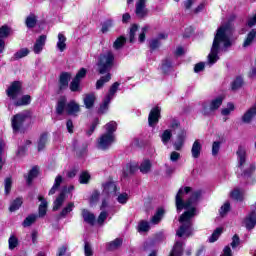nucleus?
<instances>
[{"label": "nucleus", "instance_id": "f257e3e1", "mask_svg": "<svg viewBox=\"0 0 256 256\" xmlns=\"http://www.w3.org/2000/svg\"><path fill=\"white\" fill-rule=\"evenodd\" d=\"M191 193V187L180 188L176 195V209L181 213L183 209L186 211L180 216L179 223L181 224L176 232L177 237H190L193 234V217L197 215V201L201 197V191L192 192L190 198L185 202L183 197Z\"/></svg>", "mask_w": 256, "mask_h": 256}, {"label": "nucleus", "instance_id": "f03ea898", "mask_svg": "<svg viewBox=\"0 0 256 256\" xmlns=\"http://www.w3.org/2000/svg\"><path fill=\"white\" fill-rule=\"evenodd\" d=\"M233 23L222 24L216 31L210 53L208 54V65H215L219 61V53L227 51L233 45L231 36L233 35Z\"/></svg>", "mask_w": 256, "mask_h": 256}, {"label": "nucleus", "instance_id": "7ed1b4c3", "mask_svg": "<svg viewBox=\"0 0 256 256\" xmlns=\"http://www.w3.org/2000/svg\"><path fill=\"white\" fill-rule=\"evenodd\" d=\"M105 133L98 139V149H109L115 143V132L117 131V122L111 121L104 126Z\"/></svg>", "mask_w": 256, "mask_h": 256}, {"label": "nucleus", "instance_id": "20e7f679", "mask_svg": "<svg viewBox=\"0 0 256 256\" xmlns=\"http://www.w3.org/2000/svg\"><path fill=\"white\" fill-rule=\"evenodd\" d=\"M237 155V175L238 177H249L253 171H255V164H251L248 168L245 169V165L247 163V148L244 146H239L236 152Z\"/></svg>", "mask_w": 256, "mask_h": 256}, {"label": "nucleus", "instance_id": "39448f33", "mask_svg": "<svg viewBox=\"0 0 256 256\" xmlns=\"http://www.w3.org/2000/svg\"><path fill=\"white\" fill-rule=\"evenodd\" d=\"M115 63V54L111 51H106L100 54L98 59V71L101 75L108 73L113 69Z\"/></svg>", "mask_w": 256, "mask_h": 256}, {"label": "nucleus", "instance_id": "423d86ee", "mask_svg": "<svg viewBox=\"0 0 256 256\" xmlns=\"http://www.w3.org/2000/svg\"><path fill=\"white\" fill-rule=\"evenodd\" d=\"M63 111H66L68 115H77L80 111L79 104L73 100L67 103V98L61 97L57 103L56 113L63 115Z\"/></svg>", "mask_w": 256, "mask_h": 256}, {"label": "nucleus", "instance_id": "0eeeda50", "mask_svg": "<svg viewBox=\"0 0 256 256\" xmlns=\"http://www.w3.org/2000/svg\"><path fill=\"white\" fill-rule=\"evenodd\" d=\"M6 95L11 101H17L23 95V88L20 81H14L6 90Z\"/></svg>", "mask_w": 256, "mask_h": 256}, {"label": "nucleus", "instance_id": "6e6552de", "mask_svg": "<svg viewBox=\"0 0 256 256\" xmlns=\"http://www.w3.org/2000/svg\"><path fill=\"white\" fill-rule=\"evenodd\" d=\"M31 117V113L29 111H24L19 114H16L12 118V129L13 131H19L21 127H23V123L27 121Z\"/></svg>", "mask_w": 256, "mask_h": 256}, {"label": "nucleus", "instance_id": "1a4fd4ad", "mask_svg": "<svg viewBox=\"0 0 256 256\" xmlns=\"http://www.w3.org/2000/svg\"><path fill=\"white\" fill-rule=\"evenodd\" d=\"M223 105V97L219 96L213 99L210 104H202V113L203 115H209L212 111H217Z\"/></svg>", "mask_w": 256, "mask_h": 256}, {"label": "nucleus", "instance_id": "9d476101", "mask_svg": "<svg viewBox=\"0 0 256 256\" xmlns=\"http://www.w3.org/2000/svg\"><path fill=\"white\" fill-rule=\"evenodd\" d=\"M147 0H138L136 2L135 14L138 19H145V17L149 16V9L145 5Z\"/></svg>", "mask_w": 256, "mask_h": 256}, {"label": "nucleus", "instance_id": "9b49d317", "mask_svg": "<svg viewBox=\"0 0 256 256\" xmlns=\"http://www.w3.org/2000/svg\"><path fill=\"white\" fill-rule=\"evenodd\" d=\"M159 119H161V108L156 106L151 109L149 116H148V125L150 127H155L157 123H159Z\"/></svg>", "mask_w": 256, "mask_h": 256}, {"label": "nucleus", "instance_id": "f8f14e48", "mask_svg": "<svg viewBox=\"0 0 256 256\" xmlns=\"http://www.w3.org/2000/svg\"><path fill=\"white\" fill-rule=\"evenodd\" d=\"M102 187V195H106V197H111V195H116L117 193V185H115V182L108 181L102 184Z\"/></svg>", "mask_w": 256, "mask_h": 256}, {"label": "nucleus", "instance_id": "ddd939ff", "mask_svg": "<svg viewBox=\"0 0 256 256\" xmlns=\"http://www.w3.org/2000/svg\"><path fill=\"white\" fill-rule=\"evenodd\" d=\"M47 41V36L46 35H41L39 38L36 40L33 51L36 55H39L43 51V48L45 47V43Z\"/></svg>", "mask_w": 256, "mask_h": 256}, {"label": "nucleus", "instance_id": "4468645a", "mask_svg": "<svg viewBox=\"0 0 256 256\" xmlns=\"http://www.w3.org/2000/svg\"><path fill=\"white\" fill-rule=\"evenodd\" d=\"M69 81H71V74L63 72L59 78V89L65 91L69 87Z\"/></svg>", "mask_w": 256, "mask_h": 256}, {"label": "nucleus", "instance_id": "2eb2a0df", "mask_svg": "<svg viewBox=\"0 0 256 256\" xmlns=\"http://www.w3.org/2000/svg\"><path fill=\"white\" fill-rule=\"evenodd\" d=\"M152 167H153V163H151V160L145 159L140 163V165L138 166V169L140 173H142L143 175H147V173H151Z\"/></svg>", "mask_w": 256, "mask_h": 256}, {"label": "nucleus", "instance_id": "dca6fc26", "mask_svg": "<svg viewBox=\"0 0 256 256\" xmlns=\"http://www.w3.org/2000/svg\"><path fill=\"white\" fill-rule=\"evenodd\" d=\"M56 47L60 53H63V51L67 49V37H65L63 33L58 34V41Z\"/></svg>", "mask_w": 256, "mask_h": 256}, {"label": "nucleus", "instance_id": "f3484780", "mask_svg": "<svg viewBox=\"0 0 256 256\" xmlns=\"http://www.w3.org/2000/svg\"><path fill=\"white\" fill-rule=\"evenodd\" d=\"M187 138V133L181 132V134H178L176 142L174 143V149L176 151H181L183 149V145L185 143V139Z\"/></svg>", "mask_w": 256, "mask_h": 256}, {"label": "nucleus", "instance_id": "a211bd4d", "mask_svg": "<svg viewBox=\"0 0 256 256\" xmlns=\"http://www.w3.org/2000/svg\"><path fill=\"white\" fill-rule=\"evenodd\" d=\"M82 217L88 225H95V214L91 213L89 210L82 209Z\"/></svg>", "mask_w": 256, "mask_h": 256}, {"label": "nucleus", "instance_id": "6ab92c4d", "mask_svg": "<svg viewBox=\"0 0 256 256\" xmlns=\"http://www.w3.org/2000/svg\"><path fill=\"white\" fill-rule=\"evenodd\" d=\"M183 245H185V243H183L181 241H176L169 256H182L183 255Z\"/></svg>", "mask_w": 256, "mask_h": 256}, {"label": "nucleus", "instance_id": "aec40b11", "mask_svg": "<svg viewBox=\"0 0 256 256\" xmlns=\"http://www.w3.org/2000/svg\"><path fill=\"white\" fill-rule=\"evenodd\" d=\"M123 245V239L116 238L115 240L108 242L106 248L108 251H117Z\"/></svg>", "mask_w": 256, "mask_h": 256}, {"label": "nucleus", "instance_id": "412c9836", "mask_svg": "<svg viewBox=\"0 0 256 256\" xmlns=\"http://www.w3.org/2000/svg\"><path fill=\"white\" fill-rule=\"evenodd\" d=\"M38 200L41 202L38 208L39 217H45V215H47V207H48L47 200H45L43 196H39Z\"/></svg>", "mask_w": 256, "mask_h": 256}, {"label": "nucleus", "instance_id": "4be33fe9", "mask_svg": "<svg viewBox=\"0 0 256 256\" xmlns=\"http://www.w3.org/2000/svg\"><path fill=\"white\" fill-rule=\"evenodd\" d=\"M201 149H203V146L201 145V142H199V140H196L193 143L192 149H191L192 157L194 159H199V157L201 155Z\"/></svg>", "mask_w": 256, "mask_h": 256}, {"label": "nucleus", "instance_id": "5701e85b", "mask_svg": "<svg viewBox=\"0 0 256 256\" xmlns=\"http://www.w3.org/2000/svg\"><path fill=\"white\" fill-rule=\"evenodd\" d=\"M163 215H165V209L158 208L155 215L150 220V223H152V225H158V223H161V219H163Z\"/></svg>", "mask_w": 256, "mask_h": 256}, {"label": "nucleus", "instance_id": "b1692460", "mask_svg": "<svg viewBox=\"0 0 256 256\" xmlns=\"http://www.w3.org/2000/svg\"><path fill=\"white\" fill-rule=\"evenodd\" d=\"M246 228L251 230L256 225V213L252 212L245 220Z\"/></svg>", "mask_w": 256, "mask_h": 256}, {"label": "nucleus", "instance_id": "393cba45", "mask_svg": "<svg viewBox=\"0 0 256 256\" xmlns=\"http://www.w3.org/2000/svg\"><path fill=\"white\" fill-rule=\"evenodd\" d=\"M253 117H256V108H250L242 117L244 123H251Z\"/></svg>", "mask_w": 256, "mask_h": 256}, {"label": "nucleus", "instance_id": "a878e982", "mask_svg": "<svg viewBox=\"0 0 256 256\" xmlns=\"http://www.w3.org/2000/svg\"><path fill=\"white\" fill-rule=\"evenodd\" d=\"M63 203H65V193H61L54 201L53 211H59Z\"/></svg>", "mask_w": 256, "mask_h": 256}, {"label": "nucleus", "instance_id": "bb28decb", "mask_svg": "<svg viewBox=\"0 0 256 256\" xmlns=\"http://www.w3.org/2000/svg\"><path fill=\"white\" fill-rule=\"evenodd\" d=\"M29 103H31V96L30 95H24L21 97V99L16 100L14 102V105H16V107H23L25 105H29Z\"/></svg>", "mask_w": 256, "mask_h": 256}, {"label": "nucleus", "instance_id": "cd10ccee", "mask_svg": "<svg viewBox=\"0 0 256 256\" xmlns=\"http://www.w3.org/2000/svg\"><path fill=\"white\" fill-rule=\"evenodd\" d=\"M95 103V94H87L84 98V105L86 109H91Z\"/></svg>", "mask_w": 256, "mask_h": 256}, {"label": "nucleus", "instance_id": "c85d7f7f", "mask_svg": "<svg viewBox=\"0 0 256 256\" xmlns=\"http://www.w3.org/2000/svg\"><path fill=\"white\" fill-rule=\"evenodd\" d=\"M47 141H48L47 133L41 134L38 140V151H43V149H45V147L47 146Z\"/></svg>", "mask_w": 256, "mask_h": 256}, {"label": "nucleus", "instance_id": "c756f323", "mask_svg": "<svg viewBox=\"0 0 256 256\" xmlns=\"http://www.w3.org/2000/svg\"><path fill=\"white\" fill-rule=\"evenodd\" d=\"M37 215L36 214H30L27 216L24 221L22 222L23 227H31L35 221H37Z\"/></svg>", "mask_w": 256, "mask_h": 256}, {"label": "nucleus", "instance_id": "7c9ffc66", "mask_svg": "<svg viewBox=\"0 0 256 256\" xmlns=\"http://www.w3.org/2000/svg\"><path fill=\"white\" fill-rule=\"evenodd\" d=\"M26 27H28V29H33V27H35V25H37V16H35V14H30L27 18H26Z\"/></svg>", "mask_w": 256, "mask_h": 256}, {"label": "nucleus", "instance_id": "2f4dec72", "mask_svg": "<svg viewBox=\"0 0 256 256\" xmlns=\"http://www.w3.org/2000/svg\"><path fill=\"white\" fill-rule=\"evenodd\" d=\"M73 209H75V203L73 202H69L61 211L60 213V217H67V215H69V213H71V211H73Z\"/></svg>", "mask_w": 256, "mask_h": 256}, {"label": "nucleus", "instance_id": "473e14b6", "mask_svg": "<svg viewBox=\"0 0 256 256\" xmlns=\"http://www.w3.org/2000/svg\"><path fill=\"white\" fill-rule=\"evenodd\" d=\"M255 38H256V29H252L248 33L247 38L244 41L243 47H249V45H251V43H253Z\"/></svg>", "mask_w": 256, "mask_h": 256}, {"label": "nucleus", "instance_id": "72a5a7b5", "mask_svg": "<svg viewBox=\"0 0 256 256\" xmlns=\"http://www.w3.org/2000/svg\"><path fill=\"white\" fill-rule=\"evenodd\" d=\"M172 137H173V133L171 132V130H165L161 134L160 139H161L163 145H167V143H169V141H171Z\"/></svg>", "mask_w": 256, "mask_h": 256}, {"label": "nucleus", "instance_id": "f704fd0d", "mask_svg": "<svg viewBox=\"0 0 256 256\" xmlns=\"http://www.w3.org/2000/svg\"><path fill=\"white\" fill-rule=\"evenodd\" d=\"M39 175V168L37 166L33 167L27 177L28 185H31L32 181Z\"/></svg>", "mask_w": 256, "mask_h": 256}, {"label": "nucleus", "instance_id": "c9c22d12", "mask_svg": "<svg viewBox=\"0 0 256 256\" xmlns=\"http://www.w3.org/2000/svg\"><path fill=\"white\" fill-rule=\"evenodd\" d=\"M101 196V193L99 192V190H94L89 198V203L91 206L93 205H97L98 201H99V197Z\"/></svg>", "mask_w": 256, "mask_h": 256}, {"label": "nucleus", "instance_id": "e433bc0d", "mask_svg": "<svg viewBox=\"0 0 256 256\" xmlns=\"http://www.w3.org/2000/svg\"><path fill=\"white\" fill-rule=\"evenodd\" d=\"M119 82H115L109 90V93L106 95L107 99H110V101H112V99L115 97V93H117L118 89H119Z\"/></svg>", "mask_w": 256, "mask_h": 256}, {"label": "nucleus", "instance_id": "4c0bfd02", "mask_svg": "<svg viewBox=\"0 0 256 256\" xmlns=\"http://www.w3.org/2000/svg\"><path fill=\"white\" fill-rule=\"evenodd\" d=\"M111 81V74H107L106 76L101 77L97 82H96V89H101L105 83H109Z\"/></svg>", "mask_w": 256, "mask_h": 256}, {"label": "nucleus", "instance_id": "58836bf2", "mask_svg": "<svg viewBox=\"0 0 256 256\" xmlns=\"http://www.w3.org/2000/svg\"><path fill=\"white\" fill-rule=\"evenodd\" d=\"M21 205H23V200L21 198H17L11 203L9 211L13 213L14 211H17L21 207Z\"/></svg>", "mask_w": 256, "mask_h": 256}, {"label": "nucleus", "instance_id": "ea45409f", "mask_svg": "<svg viewBox=\"0 0 256 256\" xmlns=\"http://www.w3.org/2000/svg\"><path fill=\"white\" fill-rule=\"evenodd\" d=\"M221 233H223V228H216L212 235L209 237V243H215V241L221 237Z\"/></svg>", "mask_w": 256, "mask_h": 256}, {"label": "nucleus", "instance_id": "a19ab883", "mask_svg": "<svg viewBox=\"0 0 256 256\" xmlns=\"http://www.w3.org/2000/svg\"><path fill=\"white\" fill-rule=\"evenodd\" d=\"M27 55H29V49L22 48L14 54V60L17 61L19 59H23V57H27Z\"/></svg>", "mask_w": 256, "mask_h": 256}, {"label": "nucleus", "instance_id": "79ce46f5", "mask_svg": "<svg viewBox=\"0 0 256 256\" xmlns=\"http://www.w3.org/2000/svg\"><path fill=\"white\" fill-rule=\"evenodd\" d=\"M151 227L149 226V222L142 220L138 224V231L139 233H147Z\"/></svg>", "mask_w": 256, "mask_h": 256}, {"label": "nucleus", "instance_id": "37998d69", "mask_svg": "<svg viewBox=\"0 0 256 256\" xmlns=\"http://www.w3.org/2000/svg\"><path fill=\"white\" fill-rule=\"evenodd\" d=\"M8 245L10 251H13V249L19 245V239H17L15 235H11L8 239Z\"/></svg>", "mask_w": 256, "mask_h": 256}, {"label": "nucleus", "instance_id": "c03bdc74", "mask_svg": "<svg viewBox=\"0 0 256 256\" xmlns=\"http://www.w3.org/2000/svg\"><path fill=\"white\" fill-rule=\"evenodd\" d=\"M90 180L91 174H89V172H82L79 176V183H81L82 185H87Z\"/></svg>", "mask_w": 256, "mask_h": 256}, {"label": "nucleus", "instance_id": "a18cd8bd", "mask_svg": "<svg viewBox=\"0 0 256 256\" xmlns=\"http://www.w3.org/2000/svg\"><path fill=\"white\" fill-rule=\"evenodd\" d=\"M137 31H139V25L133 24L130 28V34H129L130 43L135 42V35H136Z\"/></svg>", "mask_w": 256, "mask_h": 256}, {"label": "nucleus", "instance_id": "49530a36", "mask_svg": "<svg viewBox=\"0 0 256 256\" xmlns=\"http://www.w3.org/2000/svg\"><path fill=\"white\" fill-rule=\"evenodd\" d=\"M241 87H243V78L242 77H237L232 82V90L237 91V89H241Z\"/></svg>", "mask_w": 256, "mask_h": 256}, {"label": "nucleus", "instance_id": "de8ad7c7", "mask_svg": "<svg viewBox=\"0 0 256 256\" xmlns=\"http://www.w3.org/2000/svg\"><path fill=\"white\" fill-rule=\"evenodd\" d=\"M231 197L236 201H241L243 199V191L239 190V188H236L231 192Z\"/></svg>", "mask_w": 256, "mask_h": 256}, {"label": "nucleus", "instance_id": "09e8293b", "mask_svg": "<svg viewBox=\"0 0 256 256\" xmlns=\"http://www.w3.org/2000/svg\"><path fill=\"white\" fill-rule=\"evenodd\" d=\"M12 185H13V180L11 179V177H7L4 180L5 195H9V193H11Z\"/></svg>", "mask_w": 256, "mask_h": 256}, {"label": "nucleus", "instance_id": "8fccbe9b", "mask_svg": "<svg viewBox=\"0 0 256 256\" xmlns=\"http://www.w3.org/2000/svg\"><path fill=\"white\" fill-rule=\"evenodd\" d=\"M81 82H79L78 80H76L75 78L72 80V82L70 83V90L72 92H77V91H81V86H80Z\"/></svg>", "mask_w": 256, "mask_h": 256}, {"label": "nucleus", "instance_id": "3c124183", "mask_svg": "<svg viewBox=\"0 0 256 256\" xmlns=\"http://www.w3.org/2000/svg\"><path fill=\"white\" fill-rule=\"evenodd\" d=\"M9 33H11V28L9 26L0 27V39H4L5 37H9Z\"/></svg>", "mask_w": 256, "mask_h": 256}, {"label": "nucleus", "instance_id": "603ef678", "mask_svg": "<svg viewBox=\"0 0 256 256\" xmlns=\"http://www.w3.org/2000/svg\"><path fill=\"white\" fill-rule=\"evenodd\" d=\"M126 39L125 37L121 36L117 38L113 44L114 49H121L123 45H125Z\"/></svg>", "mask_w": 256, "mask_h": 256}, {"label": "nucleus", "instance_id": "864d4df0", "mask_svg": "<svg viewBox=\"0 0 256 256\" xmlns=\"http://www.w3.org/2000/svg\"><path fill=\"white\" fill-rule=\"evenodd\" d=\"M109 103H111V100L109 98L105 97L103 104L100 106L99 112L107 113V110L109 109Z\"/></svg>", "mask_w": 256, "mask_h": 256}, {"label": "nucleus", "instance_id": "5fc2aeb1", "mask_svg": "<svg viewBox=\"0 0 256 256\" xmlns=\"http://www.w3.org/2000/svg\"><path fill=\"white\" fill-rule=\"evenodd\" d=\"M230 209H231V205L229 204V202H225L224 205H222V207L220 208L221 217H225V215L229 213Z\"/></svg>", "mask_w": 256, "mask_h": 256}, {"label": "nucleus", "instance_id": "6e6d98bb", "mask_svg": "<svg viewBox=\"0 0 256 256\" xmlns=\"http://www.w3.org/2000/svg\"><path fill=\"white\" fill-rule=\"evenodd\" d=\"M86 75H87V69L81 68V69L78 71V73L76 74V76H75L74 79H76V81L81 82V79H85Z\"/></svg>", "mask_w": 256, "mask_h": 256}, {"label": "nucleus", "instance_id": "4d7b16f0", "mask_svg": "<svg viewBox=\"0 0 256 256\" xmlns=\"http://www.w3.org/2000/svg\"><path fill=\"white\" fill-rule=\"evenodd\" d=\"M117 201L118 203H120L121 205H125V203H127V201H129V194L128 193H122L117 197Z\"/></svg>", "mask_w": 256, "mask_h": 256}, {"label": "nucleus", "instance_id": "13d9d810", "mask_svg": "<svg viewBox=\"0 0 256 256\" xmlns=\"http://www.w3.org/2000/svg\"><path fill=\"white\" fill-rule=\"evenodd\" d=\"M219 149H221V142L216 141L212 144V155L215 157L219 154Z\"/></svg>", "mask_w": 256, "mask_h": 256}, {"label": "nucleus", "instance_id": "bf43d9fd", "mask_svg": "<svg viewBox=\"0 0 256 256\" xmlns=\"http://www.w3.org/2000/svg\"><path fill=\"white\" fill-rule=\"evenodd\" d=\"M108 216L109 214L105 210H102V212L98 216L97 223L99 225H103V223L105 222V219H107Z\"/></svg>", "mask_w": 256, "mask_h": 256}, {"label": "nucleus", "instance_id": "052dcab7", "mask_svg": "<svg viewBox=\"0 0 256 256\" xmlns=\"http://www.w3.org/2000/svg\"><path fill=\"white\" fill-rule=\"evenodd\" d=\"M231 111H235V105L228 103L227 108L222 109V115H230Z\"/></svg>", "mask_w": 256, "mask_h": 256}, {"label": "nucleus", "instance_id": "680f3d73", "mask_svg": "<svg viewBox=\"0 0 256 256\" xmlns=\"http://www.w3.org/2000/svg\"><path fill=\"white\" fill-rule=\"evenodd\" d=\"M97 125H99V119H95L90 127V129L87 131V136L90 137V135H93L95 129L97 128Z\"/></svg>", "mask_w": 256, "mask_h": 256}, {"label": "nucleus", "instance_id": "e2e57ef3", "mask_svg": "<svg viewBox=\"0 0 256 256\" xmlns=\"http://www.w3.org/2000/svg\"><path fill=\"white\" fill-rule=\"evenodd\" d=\"M112 27H113V21L107 20L102 25V33H107V31H109V29Z\"/></svg>", "mask_w": 256, "mask_h": 256}, {"label": "nucleus", "instance_id": "0e129e2a", "mask_svg": "<svg viewBox=\"0 0 256 256\" xmlns=\"http://www.w3.org/2000/svg\"><path fill=\"white\" fill-rule=\"evenodd\" d=\"M149 31V26H144L143 28H142V31H141V33H140V35H139V42L140 43H144L145 42V34L147 33Z\"/></svg>", "mask_w": 256, "mask_h": 256}, {"label": "nucleus", "instance_id": "69168bd1", "mask_svg": "<svg viewBox=\"0 0 256 256\" xmlns=\"http://www.w3.org/2000/svg\"><path fill=\"white\" fill-rule=\"evenodd\" d=\"M181 159V154L179 152L173 151L170 154V161H172V163H177L178 160Z\"/></svg>", "mask_w": 256, "mask_h": 256}, {"label": "nucleus", "instance_id": "338daca9", "mask_svg": "<svg viewBox=\"0 0 256 256\" xmlns=\"http://www.w3.org/2000/svg\"><path fill=\"white\" fill-rule=\"evenodd\" d=\"M84 253L85 256H93V248L91 247V244H89L88 242L85 243Z\"/></svg>", "mask_w": 256, "mask_h": 256}, {"label": "nucleus", "instance_id": "774afa93", "mask_svg": "<svg viewBox=\"0 0 256 256\" xmlns=\"http://www.w3.org/2000/svg\"><path fill=\"white\" fill-rule=\"evenodd\" d=\"M160 45H161V42H159V39L150 40V49L152 51H155V49H159Z\"/></svg>", "mask_w": 256, "mask_h": 256}]
</instances>
